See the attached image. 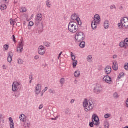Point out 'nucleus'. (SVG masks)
<instances>
[{
  "instance_id": "31",
  "label": "nucleus",
  "mask_w": 128,
  "mask_h": 128,
  "mask_svg": "<svg viewBox=\"0 0 128 128\" xmlns=\"http://www.w3.org/2000/svg\"><path fill=\"white\" fill-rule=\"evenodd\" d=\"M80 46L81 48H84L86 47V42H82L80 44Z\"/></svg>"
},
{
  "instance_id": "10",
  "label": "nucleus",
  "mask_w": 128,
  "mask_h": 128,
  "mask_svg": "<svg viewBox=\"0 0 128 128\" xmlns=\"http://www.w3.org/2000/svg\"><path fill=\"white\" fill-rule=\"evenodd\" d=\"M103 82H106V84H112V78L108 76H106L103 78Z\"/></svg>"
},
{
  "instance_id": "7",
  "label": "nucleus",
  "mask_w": 128,
  "mask_h": 128,
  "mask_svg": "<svg viewBox=\"0 0 128 128\" xmlns=\"http://www.w3.org/2000/svg\"><path fill=\"white\" fill-rule=\"evenodd\" d=\"M46 47L44 46H40L38 48V54L40 56H44L46 54Z\"/></svg>"
},
{
  "instance_id": "22",
  "label": "nucleus",
  "mask_w": 128,
  "mask_h": 128,
  "mask_svg": "<svg viewBox=\"0 0 128 128\" xmlns=\"http://www.w3.org/2000/svg\"><path fill=\"white\" fill-rule=\"evenodd\" d=\"M104 28L106 30H108L110 28V22L106 20L104 22Z\"/></svg>"
},
{
  "instance_id": "17",
  "label": "nucleus",
  "mask_w": 128,
  "mask_h": 128,
  "mask_svg": "<svg viewBox=\"0 0 128 128\" xmlns=\"http://www.w3.org/2000/svg\"><path fill=\"white\" fill-rule=\"evenodd\" d=\"M104 72L106 74H110L112 67L110 66H107L104 69Z\"/></svg>"
},
{
  "instance_id": "4",
  "label": "nucleus",
  "mask_w": 128,
  "mask_h": 128,
  "mask_svg": "<svg viewBox=\"0 0 128 128\" xmlns=\"http://www.w3.org/2000/svg\"><path fill=\"white\" fill-rule=\"evenodd\" d=\"M22 89V84L18 82H14L12 85V90L14 92H18Z\"/></svg>"
},
{
  "instance_id": "35",
  "label": "nucleus",
  "mask_w": 128,
  "mask_h": 128,
  "mask_svg": "<svg viewBox=\"0 0 128 128\" xmlns=\"http://www.w3.org/2000/svg\"><path fill=\"white\" fill-rule=\"evenodd\" d=\"M8 48H10V46H8V44H5L4 46V50H8Z\"/></svg>"
},
{
  "instance_id": "1",
  "label": "nucleus",
  "mask_w": 128,
  "mask_h": 128,
  "mask_svg": "<svg viewBox=\"0 0 128 128\" xmlns=\"http://www.w3.org/2000/svg\"><path fill=\"white\" fill-rule=\"evenodd\" d=\"M83 107L84 110L86 112H92L94 108V104L91 100H88V99H84L83 102Z\"/></svg>"
},
{
  "instance_id": "52",
  "label": "nucleus",
  "mask_w": 128,
  "mask_h": 128,
  "mask_svg": "<svg viewBox=\"0 0 128 128\" xmlns=\"http://www.w3.org/2000/svg\"><path fill=\"white\" fill-rule=\"evenodd\" d=\"M35 60H38V58H40V56H36L34 57Z\"/></svg>"
},
{
  "instance_id": "12",
  "label": "nucleus",
  "mask_w": 128,
  "mask_h": 128,
  "mask_svg": "<svg viewBox=\"0 0 128 128\" xmlns=\"http://www.w3.org/2000/svg\"><path fill=\"white\" fill-rule=\"evenodd\" d=\"M121 22L122 26H124V28H128V18H124L122 20Z\"/></svg>"
},
{
  "instance_id": "15",
  "label": "nucleus",
  "mask_w": 128,
  "mask_h": 128,
  "mask_svg": "<svg viewBox=\"0 0 128 128\" xmlns=\"http://www.w3.org/2000/svg\"><path fill=\"white\" fill-rule=\"evenodd\" d=\"M114 70L116 72L118 70V62L113 61L112 62V66Z\"/></svg>"
},
{
  "instance_id": "29",
  "label": "nucleus",
  "mask_w": 128,
  "mask_h": 128,
  "mask_svg": "<svg viewBox=\"0 0 128 128\" xmlns=\"http://www.w3.org/2000/svg\"><path fill=\"white\" fill-rule=\"evenodd\" d=\"M20 12L22 13L26 12H27L26 8L25 7L22 8H20Z\"/></svg>"
},
{
  "instance_id": "54",
  "label": "nucleus",
  "mask_w": 128,
  "mask_h": 128,
  "mask_svg": "<svg viewBox=\"0 0 128 128\" xmlns=\"http://www.w3.org/2000/svg\"><path fill=\"white\" fill-rule=\"evenodd\" d=\"M118 28H122V24H118Z\"/></svg>"
},
{
  "instance_id": "28",
  "label": "nucleus",
  "mask_w": 128,
  "mask_h": 128,
  "mask_svg": "<svg viewBox=\"0 0 128 128\" xmlns=\"http://www.w3.org/2000/svg\"><path fill=\"white\" fill-rule=\"evenodd\" d=\"M17 60L18 64H20V66L24 64V62L20 58H18Z\"/></svg>"
},
{
  "instance_id": "43",
  "label": "nucleus",
  "mask_w": 128,
  "mask_h": 128,
  "mask_svg": "<svg viewBox=\"0 0 128 128\" xmlns=\"http://www.w3.org/2000/svg\"><path fill=\"white\" fill-rule=\"evenodd\" d=\"M3 70H8V66H6V64L3 65L2 66Z\"/></svg>"
},
{
  "instance_id": "23",
  "label": "nucleus",
  "mask_w": 128,
  "mask_h": 128,
  "mask_svg": "<svg viewBox=\"0 0 128 128\" xmlns=\"http://www.w3.org/2000/svg\"><path fill=\"white\" fill-rule=\"evenodd\" d=\"M104 128H110V122L108 120H105L104 123Z\"/></svg>"
},
{
  "instance_id": "47",
  "label": "nucleus",
  "mask_w": 128,
  "mask_h": 128,
  "mask_svg": "<svg viewBox=\"0 0 128 128\" xmlns=\"http://www.w3.org/2000/svg\"><path fill=\"white\" fill-rule=\"evenodd\" d=\"M12 40H13V42H16V36H14V35H13L12 36Z\"/></svg>"
},
{
  "instance_id": "45",
  "label": "nucleus",
  "mask_w": 128,
  "mask_h": 128,
  "mask_svg": "<svg viewBox=\"0 0 128 128\" xmlns=\"http://www.w3.org/2000/svg\"><path fill=\"white\" fill-rule=\"evenodd\" d=\"M34 22H30L29 23V26H34Z\"/></svg>"
},
{
  "instance_id": "34",
  "label": "nucleus",
  "mask_w": 128,
  "mask_h": 128,
  "mask_svg": "<svg viewBox=\"0 0 128 128\" xmlns=\"http://www.w3.org/2000/svg\"><path fill=\"white\" fill-rule=\"evenodd\" d=\"M94 90H102V86L100 84H98L95 87Z\"/></svg>"
},
{
  "instance_id": "26",
  "label": "nucleus",
  "mask_w": 128,
  "mask_h": 128,
  "mask_svg": "<svg viewBox=\"0 0 128 128\" xmlns=\"http://www.w3.org/2000/svg\"><path fill=\"white\" fill-rule=\"evenodd\" d=\"M8 62H10V64L12 62V56L10 55V54H9L8 57Z\"/></svg>"
},
{
  "instance_id": "59",
  "label": "nucleus",
  "mask_w": 128,
  "mask_h": 128,
  "mask_svg": "<svg viewBox=\"0 0 128 128\" xmlns=\"http://www.w3.org/2000/svg\"><path fill=\"white\" fill-rule=\"evenodd\" d=\"M9 0H4V2H8Z\"/></svg>"
},
{
  "instance_id": "24",
  "label": "nucleus",
  "mask_w": 128,
  "mask_h": 128,
  "mask_svg": "<svg viewBox=\"0 0 128 128\" xmlns=\"http://www.w3.org/2000/svg\"><path fill=\"white\" fill-rule=\"evenodd\" d=\"M124 77V72H121L118 76L117 78V80H120V79Z\"/></svg>"
},
{
  "instance_id": "27",
  "label": "nucleus",
  "mask_w": 128,
  "mask_h": 128,
  "mask_svg": "<svg viewBox=\"0 0 128 128\" xmlns=\"http://www.w3.org/2000/svg\"><path fill=\"white\" fill-rule=\"evenodd\" d=\"M0 8L2 10H4L8 8V7L6 6V5L3 4L0 6Z\"/></svg>"
},
{
  "instance_id": "9",
  "label": "nucleus",
  "mask_w": 128,
  "mask_h": 128,
  "mask_svg": "<svg viewBox=\"0 0 128 128\" xmlns=\"http://www.w3.org/2000/svg\"><path fill=\"white\" fill-rule=\"evenodd\" d=\"M120 46L124 48H128V38H126L124 42H120Z\"/></svg>"
},
{
  "instance_id": "5",
  "label": "nucleus",
  "mask_w": 128,
  "mask_h": 128,
  "mask_svg": "<svg viewBox=\"0 0 128 128\" xmlns=\"http://www.w3.org/2000/svg\"><path fill=\"white\" fill-rule=\"evenodd\" d=\"M71 18L72 20L76 21L79 26H82V24L78 14H73L71 16Z\"/></svg>"
},
{
  "instance_id": "11",
  "label": "nucleus",
  "mask_w": 128,
  "mask_h": 128,
  "mask_svg": "<svg viewBox=\"0 0 128 128\" xmlns=\"http://www.w3.org/2000/svg\"><path fill=\"white\" fill-rule=\"evenodd\" d=\"M42 92V85L40 84H38L35 87V94L37 96H38Z\"/></svg>"
},
{
  "instance_id": "51",
  "label": "nucleus",
  "mask_w": 128,
  "mask_h": 128,
  "mask_svg": "<svg viewBox=\"0 0 128 128\" xmlns=\"http://www.w3.org/2000/svg\"><path fill=\"white\" fill-rule=\"evenodd\" d=\"M44 108V105L41 104L40 106L39 110H42V108Z\"/></svg>"
},
{
  "instance_id": "19",
  "label": "nucleus",
  "mask_w": 128,
  "mask_h": 128,
  "mask_svg": "<svg viewBox=\"0 0 128 128\" xmlns=\"http://www.w3.org/2000/svg\"><path fill=\"white\" fill-rule=\"evenodd\" d=\"M9 122L10 128H14V120H12V118L10 117L9 118Z\"/></svg>"
},
{
  "instance_id": "18",
  "label": "nucleus",
  "mask_w": 128,
  "mask_h": 128,
  "mask_svg": "<svg viewBox=\"0 0 128 128\" xmlns=\"http://www.w3.org/2000/svg\"><path fill=\"white\" fill-rule=\"evenodd\" d=\"M86 60L88 62H89V64H92V62H94V58H92V56L89 55L87 56Z\"/></svg>"
},
{
  "instance_id": "20",
  "label": "nucleus",
  "mask_w": 128,
  "mask_h": 128,
  "mask_svg": "<svg viewBox=\"0 0 128 128\" xmlns=\"http://www.w3.org/2000/svg\"><path fill=\"white\" fill-rule=\"evenodd\" d=\"M20 120L22 122H26V117L25 114H22L20 117Z\"/></svg>"
},
{
  "instance_id": "56",
  "label": "nucleus",
  "mask_w": 128,
  "mask_h": 128,
  "mask_svg": "<svg viewBox=\"0 0 128 128\" xmlns=\"http://www.w3.org/2000/svg\"><path fill=\"white\" fill-rule=\"evenodd\" d=\"M71 56H72H72H74V54L72 52H71Z\"/></svg>"
},
{
  "instance_id": "40",
  "label": "nucleus",
  "mask_w": 128,
  "mask_h": 128,
  "mask_svg": "<svg viewBox=\"0 0 128 128\" xmlns=\"http://www.w3.org/2000/svg\"><path fill=\"white\" fill-rule=\"evenodd\" d=\"M94 92L97 94H100V92H102V90H98V89H94Z\"/></svg>"
},
{
  "instance_id": "50",
  "label": "nucleus",
  "mask_w": 128,
  "mask_h": 128,
  "mask_svg": "<svg viewBox=\"0 0 128 128\" xmlns=\"http://www.w3.org/2000/svg\"><path fill=\"white\" fill-rule=\"evenodd\" d=\"M62 52H61L58 56V60H60V56H62Z\"/></svg>"
},
{
  "instance_id": "41",
  "label": "nucleus",
  "mask_w": 128,
  "mask_h": 128,
  "mask_svg": "<svg viewBox=\"0 0 128 128\" xmlns=\"http://www.w3.org/2000/svg\"><path fill=\"white\" fill-rule=\"evenodd\" d=\"M110 8L111 10H116V5H112L110 6Z\"/></svg>"
},
{
  "instance_id": "42",
  "label": "nucleus",
  "mask_w": 128,
  "mask_h": 128,
  "mask_svg": "<svg viewBox=\"0 0 128 128\" xmlns=\"http://www.w3.org/2000/svg\"><path fill=\"white\" fill-rule=\"evenodd\" d=\"M124 68L125 70H128V63L125 64Z\"/></svg>"
},
{
  "instance_id": "48",
  "label": "nucleus",
  "mask_w": 128,
  "mask_h": 128,
  "mask_svg": "<svg viewBox=\"0 0 128 128\" xmlns=\"http://www.w3.org/2000/svg\"><path fill=\"white\" fill-rule=\"evenodd\" d=\"M48 90V87L45 88L42 90V92H46Z\"/></svg>"
},
{
  "instance_id": "39",
  "label": "nucleus",
  "mask_w": 128,
  "mask_h": 128,
  "mask_svg": "<svg viewBox=\"0 0 128 128\" xmlns=\"http://www.w3.org/2000/svg\"><path fill=\"white\" fill-rule=\"evenodd\" d=\"M104 116L105 118H110L112 116V114H106Z\"/></svg>"
},
{
  "instance_id": "49",
  "label": "nucleus",
  "mask_w": 128,
  "mask_h": 128,
  "mask_svg": "<svg viewBox=\"0 0 128 128\" xmlns=\"http://www.w3.org/2000/svg\"><path fill=\"white\" fill-rule=\"evenodd\" d=\"M2 116H3L2 115V114H0V122H2Z\"/></svg>"
},
{
  "instance_id": "37",
  "label": "nucleus",
  "mask_w": 128,
  "mask_h": 128,
  "mask_svg": "<svg viewBox=\"0 0 128 128\" xmlns=\"http://www.w3.org/2000/svg\"><path fill=\"white\" fill-rule=\"evenodd\" d=\"M64 82H66V78H62L60 80V84H64Z\"/></svg>"
},
{
  "instance_id": "30",
  "label": "nucleus",
  "mask_w": 128,
  "mask_h": 128,
  "mask_svg": "<svg viewBox=\"0 0 128 128\" xmlns=\"http://www.w3.org/2000/svg\"><path fill=\"white\" fill-rule=\"evenodd\" d=\"M44 46H46L47 48H50V46L52 45V44L50 43L49 42H44Z\"/></svg>"
},
{
  "instance_id": "6",
  "label": "nucleus",
  "mask_w": 128,
  "mask_h": 128,
  "mask_svg": "<svg viewBox=\"0 0 128 128\" xmlns=\"http://www.w3.org/2000/svg\"><path fill=\"white\" fill-rule=\"evenodd\" d=\"M92 122H93L94 126L100 125V118L96 114H94L92 117Z\"/></svg>"
},
{
  "instance_id": "46",
  "label": "nucleus",
  "mask_w": 128,
  "mask_h": 128,
  "mask_svg": "<svg viewBox=\"0 0 128 128\" xmlns=\"http://www.w3.org/2000/svg\"><path fill=\"white\" fill-rule=\"evenodd\" d=\"M49 92L50 94H56V92H54V90H49Z\"/></svg>"
},
{
  "instance_id": "36",
  "label": "nucleus",
  "mask_w": 128,
  "mask_h": 128,
  "mask_svg": "<svg viewBox=\"0 0 128 128\" xmlns=\"http://www.w3.org/2000/svg\"><path fill=\"white\" fill-rule=\"evenodd\" d=\"M46 4L48 8H50V7L52 6V4H50V0H48L46 2Z\"/></svg>"
},
{
  "instance_id": "2",
  "label": "nucleus",
  "mask_w": 128,
  "mask_h": 128,
  "mask_svg": "<svg viewBox=\"0 0 128 128\" xmlns=\"http://www.w3.org/2000/svg\"><path fill=\"white\" fill-rule=\"evenodd\" d=\"M68 30L71 34H76L78 30V24L75 22H71L68 26Z\"/></svg>"
},
{
  "instance_id": "60",
  "label": "nucleus",
  "mask_w": 128,
  "mask_h": 128,
  "mask_svg": "<svg viewBox=\"0 0 128 128\" xmlns=\"http://www.w3.org/2000/svg\"><path fill=\"white\" fill-rule=\"evenodd\" d=\"M41 96H44V94H41Z\"/></svg>"
},
{
  "instance_id": "55",
  "label": "nucleus",
  "mask_w": 128,
  "mask_h": 128,
  "mask_svg": "<svg viewBox=\"0 0 128 128\" xmlns=\"http://www.w3.org/2000/svg\"><path fill=\"white\" fill-rule=\"evenodd\" d=\"M118 58V56H116V55H114V56H113V58Z\"/></svg>"
},
{
  "instance_id": "13",
  "label": "nucleus",
  "mask_w": 128,
  "mask_h": 128,
  "mask_svg": "<svg viewBox=\"0 0 128 128\" xmlns=\"http://www.w3.org/2000/svg\"><path fill=\"white\" fill-rule=\"evenodd\" d=\"M94 22H96V24H100L102 22V19H100V16L99 14H96L94 16Z\"/></svg>"
},
{
  "instance_id": "58",
  "label": "nucleus",
  "mask_w": 128,
  "mask_h": 128,
  "mask_svg": "<svg viewBox=\"0 0 128 128\" xmlns=\"http://www.w3.org/2000/svg\"><path fill=\"white\" fill-rule=\"evenodd\" d=\"M120 10H124V7L121 6V7L120 8Z\"/></svg>"
},
{
  "instance_id": "8",
  "label": "nucleus",
  "mask_w": 128,
  "mask_h": 128,
  "mask_svg": "<svg viewBox=\"0 0 128 128\" xmlns=\"http://www.w3.org/2000/svg\"><path fill=\"white\" fill-rule=\"evenodd\" d=\"M24 50V42L21 41L19 42L17 46V52L18 54H22Z\"/></svg>"
},
{
  "instance_id": "32",
  "label": "nucleus",
  "mask_w": 128,
  "mask_h": 128,
  "mask_svg": "<svg viewBox=\"0 0 128 128\" xmlns=\"http://www.w3.org/2000/svg\"><path fill=\"white\" fill-rule=\"evenodd\" d=\"M24 126L25 128H30V122L24 123Z\"/></svg>"
},
{
  "instance_id": "25",
  "label": "nucleus",
  "mask_w": 128,
  "mask_h": 128,
  "mask_svg": "<svg viewBox=\"0 0 128 128\" xmlns=\"http://www.w3.org/2000/svg\"><path fill=\"white\" fill-rule=\"evenodd\" d=\"M75 78H80V72L79 70L76 71L74 72Z\"/></svg>"
},
{
  "instance_id": "38",
  "label": "nucleus",
  "mask_w": 128,
  "mask_h": 128,
  "mask_svg": "<svg viewBox=\"0 0 128 128\" xmlns=\"http://www.w3.org/2000/svg\"><path fill=\"white\" fill-rule=\"evenodd\" d=\"M10 24L11 26H14V24H16V22L14 21L12 19L10 20Z\"/></svg>"
},
{
  "instance_id": "44",
  "label": "nucleus",
  "mask_w": 128,
  "mask_h": 128,
  "mask_svg": "<svg viewBox=\"0 0 128 128\" xmlns=\"http://www.w3.org/2000/svg\"><path fill=\"white\" fill-rule=\"evenodd\" d=\"M94 122H91L90 123V128H94Z\"/></svg>"
},
{
  "instance_id": "16",
  "label": "nucleus",
  "mask_w": 128,
  "mask_h": 128,
  "mask_svg": "<svg viewBox=\"0 0 128 128\" xmlns=\"http://www.w3.org/2000/svg\"><path fill=\"white\" fill-rule=\"evenodd\" d=\"M72 66L74 68H76V66H78V60H76V56H74L72 57Z\"/></svg>"
},
{
  "instance_id": "53",
  "label": "nucleus",
  "mask_w": 128,
  "mask_h": 128,
  "mask_svg": "<svg viewBox=\"0 0 128 128\" xmlns=\"http://www.w3.org/2000/svg\"><path fill=\"white\" fill-rule=\"evenodd\" d=\"M32 76L30 77V84H32Z\"/></svg>"
},
{
  "instance_id": "33",
  "label": "nucleus",
  "mask_w": 128,
  "mask_h": 128,
  "mask_svg": "<svg viewBox=\"0 0 128 128\" xmlns=\"http://www.w3.org/2000/svg\"><path fill=\"white\" fill-rule=\"evenodd\" d=\"M113 96L114 98H115L116 100L118 98H120V96H118V94L117 92H115L114 94H113Z\"/></svg>"
},
{
  "instance_id": "3",
  "label": "nucleus",
  "mask_w": 128,
  "mask_h": 128,
  "mask_svg": "<svg viewBox=\"0 0 128 128\" xmlns=\"http://www.w3.org/2000/svg\"><path fill=\"white\" fill-rule=\"evenodd\" d=\"M75 40L77 42H84V32H78L75 36Z\"/></svg>"
},
{
  "instance_id": "21",
  "label": "nucleus",
  "mask_w": 128,
  "mask_h": 128,
  "mask_svg": "<svg viewBox=\"0 0 128 128\" xmlns=\"http://www.w3.org/2000/svg\"><path fill=\"white\" fill-rule=\"evenodd\" d=\"M98 24H100L92 20V30H96V28H98Z\"/></svg>"
},
{
  "instance_id": "57",
  "label": "nucleus",
  "mask_w": 128,
  "mask_h": 128,
  "mask_svg": "<svg viewBox=\"0 0 128 128\" xmlns=\"http://www.w3.org/2000/svg\"><path fill=\"white\" fill-rule=\"evenodd\" d=\"M70 102H71L72 104H74V100H71Z\"/></svg>"
},
{
  "instance_id": "14",
  "label": "nucleus",
  "mask_w": 128,
  "mask_h": 128,
  "mask_svg": "<svg viewBox=\"0 0 128 128\" xmlns=\"http://www.w3.org/2000/svg\"><path fill=\"white\" fill-rule=\"evenodd\" d=\"M42 14H38L36 16V24H40V22L42 20Z\"/></svg>"
}]
</instances>
